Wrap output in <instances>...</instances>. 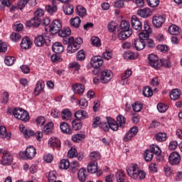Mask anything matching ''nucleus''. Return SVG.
<instances>
[{
	"mask_svg": "<svg viewBox=\"0 0 182 182\" xmlns=\"http://www.w3.org/2000/svg\"><path fill=\"white\" fill-rule=\"evenodd\" d=\"M61 118L63 120H70L72 119V112L69 109H63L61 112Z\"/></svg>",
	"mask_w": 182,
	"mask_h": 182,
	"instance_id": "c756f323",
	"label": "nucleus"
},
{
	"mask_svg": "<svg viewBox=\"0 0 182 182\" xmlns=\"http://www.w3.org/2000/svg\"><path fill=\"white\" fill-rule=\"evenodd\" d=\"M28 4L35 6V5H36V0H20L18 2L17 8L20 10H22L26 6V5H28Z\"/></svg>",
	"mask_w": 182,
	"mask_h": 182,
	"instance_id": "dca6fc26",
	"label": "nucleus"
},
{
	"mask_svg": "<svg viewBox=\"0 0 182 182\" xmlns=\"http://www.w3.org/2000/svg\"><path fill=\"white\" fill-rule=\"evenodd\" d=\"M132 109L133 111L136 113H138L139 112H141V109H143V105L140 102H135L132 105Z\"/></svg>",
	"mask_w": 182,
	"mask_h": 182,
	"instance_id": "4d7b16f0",
	"label": "nucleus"
},
{
	"mask_svg": "<svg viewBox=\"0 0 182 182\" xmlns=\"http://www.w3.org/2000/svg\"><path fill=\"white\" fill-rule=\"evenodd\" d=\"M52 129H53V122H48L43 127V132L45 134H49V133H52Z\"/></svg>",
	"mask_w": 182,
	"mask_h": 182,
	"instance_id": "49530a36",
	"label": "nucleus"
},
{
	"mask_svg": "<svg viewBox=\"0 0 182 182\" xmlns=\"http://www.w3.org/2000/svg\"><path fill=\"white\" fill-rule=\"evenodd\" d=\"M52 49L54 53L57 54L62 53L65 50L63 46L60 42L55 43L52 46Z\"/></svg>",
	"mask_w": 182,
	"mask_h": 182,
	"instance_id": "bb28decb",
	"label": "nucleus"
},
{
	"mask_svg": "<svg viewBox=\"0 0 182 182\" xmlns=\"http://www.w3.org/2000/svg\"><path fill=\"white\" fill-rule=\"evenodd\" d=\"M10 38L13 42H18V41H21V34L19 33H12Z\"/></svg>",
	"mask_w": 182,
	"mask_h": 182,
	"instance_id": "338daca9",
	"label": "nucleus"
},
{
	"mask_svg": "<svg viewBox=\"0 0 182 182\" xmlns=\"http://www.w3.org/2000/svg\"><path fill=\"white\" fill-rule=\"evenodd\" d=\"M83 139H85V134H75L72 136L73 141H75V143H79L80 141H82Z\"/></svg>",
	"mask_w": 182,
	"mask_h": 182,
	"instance_id": "09e8293b",
	"label": "nucleus"
},
{
	"mask_svg": "<svg viewBox=\"0 0 182 182\" xmlns=\"http://www.w3.org/2000/svg\"><path fill=\"white\" fill-rule=\"evenodd\" d=\"M120 29L122 31H133L132 29H130V23L124 20L121 21Z\"/></svg>",
	"mask_w": 182,
	"mask_h": 182,
	"instance_id": "c03bdc74",
	"label": "nucleus"
},
{
	"mask_svg": "<svg viewBox=\"0 0 182 182\" xmlns=\"http://www.w3.org/2000/svg\"><path fill=\"white\" fill-rule=\"evenodd\" d=\"M87 171L91 174H95L97 171V161H91L87 165Z\"/></svg>",
	"mask_w": 182,
	"mask_h": 182,
	"instance_id": "c85d7f7f",
	"label": "nucleus"
},
{
	"mask_svg": "<svg viewBox=\"0 0 182 182\" xmlns=\"http://www.w3.org/2000/svg\"><path fill=\"white\" fill-rule=\"evenodd\" d=\"M168 33L171 35H179L180 34V28L176 25H171L168 28Z\"/></svg>",
	"mask_w": 182,
	"mask_h": 182,
	"instance_id": "ea45409f",
	"label": "nucleus"
},
{
	"mask_svg": "<svg viewBox=\"0 0 182 182\" xmlns=\"http://www.w3.org/2000/svg\"><path fill=\"white\" fill-rule=\"evenodd\" d=\"M29 26H35V28H38L39 25H41V18L34 16L30 21H29Z\"/></svg>",
	"mask_w": 182,
	"mask_h": 182,
	"instance_id": "de8ad7c7",
	"label": "nucleus"
},
{
	"mask_svg": "<svg viewBox=\"0 0 182 182\" xmlns=\"http://www.w3.org/2000/svg\"><path fill=\"white\" fill-rule=\"evenodd\" d=\"M78 180L80 182H85L86 181V178L87 177V171H86V168H82L78 171L77 173Z\"/></svg>",
	"mask_w": 182,
	"mask_h": 182,
	"instance_id": "393cba45",
	"label": "nucleus"
},
{
	"mask_svg": "<svg viewBox=\"0 0 182 182\" xmlns=\"http://www.w3.org/2000/svg\"><path fill=\"white\" fill-rule=\"evenodd\" d=\"M14 62H15V58H14V57L7 56L4 59V63L7 66H12V65H14Z\"/></svg>",
	"mask_w": 182,
	"mask_h": 182,
	"instance_id": "052dcab7",
	"label": "nucleus"
},
{
	"mask_svg": "<svg viewBox=\"0 0 182 182\" xmlns=\"http://www.w3.org/2000/svg\"><path fill=\"white\" fill-rule=\"evenodd\" d=\"M137 14L141 16V18H149V16H151L153 12L149 8H145L143 9H139L137 11Z\"/></svg>",
	"mask_w": 182,
	"mask_h": 182,
	"instance_id": "aec40b11",
	"label": "nucleus"
},
{
	"mask_svg": "<svg viewBox=\"0 0 182 182\" xmlns=\"http://www.w3.org/2000/svg\"><path fill=\"white\" fill-rule=\"evenodd\" d=\"M24 112H25V109L22 108H14L12 110V114H14L16 119H18L19 120L21 119V116H22Z\"/></svg>",
	"mask_w": 182,
	"mask_h": 182,
	"instance_id": "f704fd0d",
	"label": "nucleus"
},
{
	"mask_svg": "<svg viewBox=\"0 0 182 182\" xmlns=\"http://www.w3.org/2000/svg\"><path fill=\"white\" fill-rule=\"evenodd\" d=\"M127 173L129 177L134 180H144L146 178V172L139 169V166L136 164H131L127 167Z\"/></svg>",
	"mask_w": 182,
	"mask_h": 182,
	"instance_id": "f03ea898",
	"label": "nucleus"
},
{
	"mask_svg": "<svg viewBox=\"0 0 182 182\" xmlns=\"http://www.w3.org/2000/svg\"><path fill=\"white\" fill-rule=\"evenodd\" d=\"M70 23L73 28H79L80 23H82V20H80V18L76 16L70 20Z\"/></svg>",
	"mask_w": 182,
	"mask_h": 182,
	"instance_id": "72a5a7b5",
	"label": "nucleus"
},
{
	"mask_svg": "<svg viewBox=\"0 0 182 182\" xmlns=\"http://www.w3.org/2000/svg\"><path fill=\"white\" fill-rule=\"evenodd\" d=\"M102 124V122L100 121V117H95L92 119V129H96L99 127Z\"/></svg>",
	"mask_w": 182,
	"mask_h": 182,
	"instance_id": "13d9d810",
	"label": "nucleus"
},
{
	"mask_svg": "<svg viewBox=\"0 0 182 182\" xmlns=\"http://www.w3.org/2000/svg\"><path fill=\"white\" fill-rule=\"evenodd\" d=\"M131 24L132 27L135 31H141V28H143V23L136 15L132 16L131 18Z\"/></svg>",
	"mask_w": 182,
	"mask_h": 182,
	"instance_id": "ddd939ff",
	"label": "nucleus"
},
{
	"mask_svg": "<svg viewBox=\"0 0 182 182\" xmlns=\"http://www.w3.org/2000/svg\"><path fill=\"white\" fill-rule=\"evenodd\" d=\"M124 58L127 60H133L137 59V55L132 51H127L124 53Z\"/></svg>",
	"mask_w": 182,
	"mask_h": 182,
	"instance_id": "4c0bfd02",
	"label": "nucleus"
},
{
	"mask_svg": "<svg viewBox=\"0 0 182 182\" xmlns=\"http://www.w3.org/2000/svg\"><path fill=\"white\" fill-rule=\"evenodd\" d=\"M181 95V90L179 89L172 90L170 92V99L171 100H178L180 99V96Z\"/></svg>",
	"mask_w": 182,
	"mask_h": 182,
	"instance_id": "cd10ccee",
	"label": "nucleus"
},
{
	"mask_svg": "<svg viewBox=\"0 0 182 182\" xmlns=\"http://www.w3.org/2000/svg\"><path fill=\"white\" fill-rule=\"evenodd\" d=\"M116 178L117 182H124V172L118 171L116 173Z\"/></svg>",
	"mask_w": 182,
	"mask_h": 182,
	"instance_id": "6e6d98bb",
	"label": "nucleus"
},
{
	"mask_svg": "<svg viewBox=\"0 0 182 182\" xmlns=\"http://www.w3.org/2000/svg\"><path fill=\"white\" fill-rule=\"evenodd\" d=\"M62 29V23L60 20H54L50 25V32L52 35L59 33Z\"/></svg>",
	"mask_w": 182,
	"mask_h": 182,
	"instance_id": "1a4fd4ad",
	"label": "nucleus"
},
{
	"mask_svg": "<svg viewBox=\"0 0 182 182\" xmlns=\"http://www.w3.org/2000/svg\"><path fill=\"white\" fill-rule=\"evenodd\" d=\"M29 119H31V117L29 116V113L28 112L24 110V112L22 114V115L20 117V119L21 122H29Z\"/></svg>",
	"mask_w": 182,
	"mask_h": 182,
	"instance_id": "e2e57ef3",
	"label": "nucleus"
},
{
	"mask_svg": "<svg viewBox=\"0 0 182 182\" xmlns=\"http://www.w3.org/2000/svg\"><path fill=\"white\" fill-rule=\"evenodd\" d=\"M48 42H50V40H48L45 38L43 36L41 35L35 38L34 45H36L37 48H42L45 44L48 45Z\"/></svg>",
	"mask_w": 182,
	"mask_h": 182,
	"instance_id": "4468645a",
	"label": "nucleus"
},
{
	"mask_svg": "<svg viewBox=\"0 0 182 182\" xmlns=\"http://www.w3.org/2000/svg\"><path fill=\"white\" fill-rule=\"evenodd\" d=\"M166 22V16H154L152 19V23L155 28H161L163 23Z\"/></svg>",
	"mask_w": 182,
	"mask_h": 182,
	"instance_id": "f8f14e48",
	"label": "nucleus"
},
{
	"mask_svg": "<svg viewBox=\"0 0 182 182\" xmlns=\"http://www.w3.org/2000/svg\"><path fill=\"white\" fill-rule=\"evenodd\" d=\"M60 129L63 133H65V134H72V129H70V126L67 122H63L60 124Z\"/></svg>",
	"mask_w": 182,
	"mask_h": 182,
	"instance_id": "5701e85b",
	"label": "nucleus"
},
{
	"mask_svg": "<svg viewBox=\"0 0 182 182\" xmlns=\"http://www.w3.org/2000/svg\"><path fill=\"white\" fill-rule=\"evenodd\" d=\"M117 28V23L112 21L108 23L107 29L109 32H110L111 33H114V32H116Z\"/></svg>",
	"mask_w": 182,
	"mask_h": 182,
	"instance_id": "a18cd8bd",
	"label": "nucleus"
},
{
	"mask_svg": "<svg viewBox=\"0 0 182 182\" xmlns=\"http://www.w3.org/2000/svg\"><path fill=\"white\" fill-rule=\"evenodd\" d=\"M45 122H46V119L42 116L38 117L36 119V124H37V126H43Z\"/></svg>",
	"mask_w": 182,
	"mask_h": 182,
	"instance_id": "69168bd1",
	"label": "nucleus"
},
{
	"mask_svg": "<svg viewBox=\"0 0 182 182\" xmlns=\"http://www.w3.org/2000/svg\"><path fill=\"white\" fill-rule=\"evenodd\" d=\"M20 46L22 49H31L32 48V41L29 37H25L22 39Z\"/></svg>",
	"mask_w": 182,
	"mask_h": 182,
	"instance_id": "6ab92c4d",
	"label": "nucleus"
},
{
	"mask_svg": "<svg viewBox=\"0 0 182 182\" xmlns=\"http://www.w3.org/2000/svg\"><path fill=\"white\" fill-rule=\"evenodd\" d=\"M100 153L97 151H92L90 154L91 161H97V160H100Z\"/></svg>",
	"mask_w": 182,
	"mask_h": 182,
	"instance_id": "79ce46f5",
	"label": "nucleus"
},
{
	"mask_svg": "<svg viewBox=\"0 0 182 182\" xmlns=\"http://www.w3.org/2000/svg\"><path fill=\"white\" fill-rule=\"evenodd\" d=\"M91 45H92V46H96L97 48H100V46H102V43L100 42V38L96 36L92 37Z\"/></svg>",
	"mask_w": 182,
	"mask_h": 182,
	"instance_id": "3c124183",
	"label": "nucleus"
},
{
	"mask_svg": "<svg viewBox=\"0 0 182 182\" xmlns=\"http://www.w3.org/2000/svg\"><path fill=\"white\" fill-rule=\"evenodd\" d=\"M91 65L92 68H99L103 65V58L102 56L96 55L91 58Z\"/></svg>",
	"mask_w": 182,
	"mask_h": 182,
	"instance_id": "2eb2a0df",
	"label": "nucleus"
},
{
	"mask_svg": "<svg viewBox=\"0 0 182 182\" xmlns=\"http://www.w3.org/2000/svg\"><path fill=\"white\" fill-rule=\"evenodd\" d=\"M133 35V31H122L118 34V38L119 41H126L128 38H130Z\"/></svg>",
	"mask_w": 182,
	"mask_h": 182,
	"instance_id": "412c9836",
	"label": "nucleus"
},
{
	"mask_svg": "<svg viewBox=\"0 0 182 182\" xmlns=\"http://www.w3.org/2000/svg\"><path fill=\"white\" fill-rule=\"evenodd\" d=\"M157 109L159 112V113H165V112L167 111V105L163 103H159L157 105Z\"/></svg>",
	"mask_w": 182,
	"mask_h": 182,
	"instance_id": "774afa93",
	"label": "nucleus"
},
{
	"mask_svg": "<svg viewBox=\"0 0 182 182\" xmlns=\"http://www.w3.org/2000/svg\"><path fill=\"white\" fill-rule=\"evenodd\" d=\"M72 126L73 130H80L82 129V123L77 122L76 119L72 121Z\"/></svg>",
	"mask_w": 182,
	"mask_h": 182,
	"instance_id": "680f3d73",
	"label": "nucleus"
},
{
	"mask_svg": "<svg viewBox=\"0 0 182 182\" xmlns=\"http://www.w3.org/2000/svg\"><path fill=\"white\" fill-rule=\"evenodd\" d=\"M139 133L137 127H132L124 136V141H130Z\"/></svg>",
	"mask_w": 182,
	"mask_h": 182,
	"instance_id": "9b49d317",
	"label": "nucleus"
},
{
	"mask_svg": "<svg viewBox=\"0 0 182 182\" xmlns=\"http://www.w3.org/2000/svg\"><path fill=\"white\" fill-rule=\"evenodd\" d=\"M152 30L150 28V25H149L148 21H144V30L139 33V38L134 41V48L136 50H143L144 48H146V43L144 41H147L149 37L150 36V33H151Z\"/></svg>",
	"mask_w": 182,
	"mask_h": 182,
	"instance_id": "f257e3e1",
	"label": "nucleus"
},
{
	"mask_svg": "<svg viewBox=\"0 0 182 182\" xmlns=\"http://www.w3.org/2000/svg\"><path fill=\"white\" fill-rule=\"evenodd\" d=\"M72 33V31L69 27L63 28L61 31L59 32L58 35L61 38H69V36Z\"/></svg>",
	"mask_w": 182,
	"mask_h": 182,
	"instance_id": "58836bf2",
	"label": "nucleus"
},
{
	"mask_svg": "<svg viewBox=\"0 0 182 182\" xmlns=\"http://www.w3.org/2000/svg\"><path fill=\"white\" fill-rule=\"evenodd\" d=\"M74 116H75V119H77V120H85V119H87V117H89L87 112H86L85 111H83L82 109L77 111L75 113Z\"/></svg>",
	"mask_w": 182,
	"mask_h": 182,
	"instance_id": "b1692460",
	"label": "nucleus"
},
{
	"mask_svg": "<svg viewBox=\"0 0 182 182\" xmlns=\"http://www.w3.org/2000/svg\"><path fill=\"white\" fill-rule=\"evenodd\" d=\"M22 157L24 159L32 160L35 156H36V149L33 146H28L25 151L21 152Z\"/></svg>",
	"mask_w": 182,
	"mask_h": 182,
	"instance_id": "0eeeda50",
	"label": "nucleus"
},
{
	"mask_svg": "<svg viewBox=\"0 0 182 182\" xmlns=\"http://www.w3.org/2000/svg\"><path fill=\"white\" fill-rule=\"evenodd\" d=\"M72 90L75 95H82L85 92V85L82 84H75L72 86Z\"/></svg>",
	"mask_w": 182,
	"mask_h": 182,
	"instance_id": "a211bd4d",
	"label": "nucleus"
},
{
	"mask_svg": "<svg viewBox=\"0 0 182 182\" xmlns=\"http://www.w3.org/2000/svg\"><path fill=\"white\" fill-rule=\"evenodd\" d=\"M70 166V162L68 159H63L60 161L59 167L60 170H68Z\"/></svg>",
	"mask_w": 182,
	"mask_h": 182,
	"instance_id": "a19ab883",
	"label": "nucleus"
},
{
	"mask_svg": "<svg viewBox=\"0 0 182 182\" xmlns=\"http://www.w3.org/2000/svg\"><path fill=\"white\" fill-rule=\"evenodd\" d=\"M63 12L65 15H72L74 12L73 5L70 3H65L63 7Z\"/></svg>",
	"mask_w": 182,
	"mask_h": 182,
	"instance_id": "a878e982",
	"label": "nucleus"
},
{
	"mask_svg": "<svg viewBox=\"0 0 182 182\" xmlns=\"http://www.w3.org/2000/svg\"><path fill=\"white\" fill-rule=\"evenodd\" d=\"M0 137L1 139H6L7 140H11V134H8L5 126L0 125Z\"/></svg>",
	"mask_w": 182,
	"mask_h": 182,
	"instance_id": "7c9ffc66",
	"label": "nucleus"
},
{
	"mask_svg": "<svg viewBox=\"0 0 182 182\" xmlns=\"http://www.w3.org/2000/svg\"><path fill=\"white\" fill-rule=\"evenodd\" d=\"M155 139L156 141H166V140H167V134L164 132H159L155 134Z\"/></svg>",
	"mask_w": 182,
	"mask_h": 182,
	"instance_id": "e433bc0d",
	"label": "nucleus"
},
{
	"mask_svg": "<svg viewBox=\"0 0 182 182\" xmlns=\"http://www.w3.org/2000/svg\"><path fill=\"white\" fill-rule=\"evenodd\" d=\"M76 59L80 62L85 60V59H86V54H85V50H80L78 51L76 55Z\"/></svg>",
	"mask_w": 182,
	"mask_h": 182,
	"instance_id": "864d4df0",
	"label": "nucleus"
},
{
	"mask_svg": "<svg viewBox=\"0 0 182 182\" xmlns=\"http://www.w3.org/2000/svg\"><path fill=\"white\" fill-rule=\"evenodd\" d=\"M132 72L131 70H127L123 75L121 76V81H119L120 85H122V86H124V85H127V82H124L125 80H127L129 77H130L132 75Z\"/></svg>",
	"mask_w": 182,
	"mask_h": 182,
	"instance_id": "4be33fe9",
	"label": "nucleus"
},
{
	"mask_svg": "<svg viewBox=\"0 0 182 182\" xmlns=\"http://www.w3.org/2000/svg\"><path fill=\"white\" fill-rule=\"evenodd\" d=\"M73 42V37H63V43L64 45H68V46H72Z\"/></svg>",
	"mask_w": 182,
	"mask_h": 182,
	"instance_id": "0e129e2a",
	"label": "nucleus"
},
{
	"mask_svg": "<svg viewBox=\"0 0 182 182\" xmlns=\"http://www.w3.org/2000/svg\"><path fill=\"white\" fill-rule=\"evenodd\" d=\"M151 150L152 153L156 156H160V154H161V149L156 144H152L151 146Z\"/></svg>",
	"mask_w": 182,
	"mask_h": 182,
	"instance_id": "5fc2aeb1",
	"label": "nucleus"
},
{
	"mask_svg": "<svg viewBox=\"0 0 182 182\" xmlns=\"http://www.w3.org/2000/svg\"><path fill=\"white\" fill-rule=\"evenodd\" d=\"M48 182H56V171H50L47 173Z\"/></svg>",
	"mask_w": 182,
	"mask_h": 182,
	"instance_id": "603ef678",
	"label": "nucleus"
},
{
	"mask_svg": "<svg viewBox=\"0 0 182 182\" xmlns=\"http://www.w3.org/2000/svg\"><path fill=\"white\" fill-rule=\"evenodd\" d=\"M48 144L50 147H60V139L56 137H51L48 141Z\"/></svg>",
	"mask_w": 182,
	"mask_h": 182,
	"instance_id": "2f4dec72",
	"label": "nucleus"
},
{
	"mask_svg": "<svg viewBox=\"0 0 182 182\" xmlns=\"http://www.w3.org/2000/svg\"><path fill=\"white\" fill-rule=\"evenodd\" d=\"M83 43V39L82 38H77L75 40L73 38V42L71 46H68L67 48L68 53H75L77 49L80 48V45Z\"/></svg>",
	"mask_w": 182,
	"mask_h": 182,
	"instance_id": "423d86ee",
	"label": "nucleus"
},
{
	"mask_svg": "<svg viewBox=\"0 0 182 182\" xmlns=\"http://www.w3.org/2000/svg\"><path fill=\"white\" fill-rule=\"evenodd\" d=\"M113 77V73L110 70H105L101 72L100 80L102 83H108Z\"/></svg>",
	"mask_w": 182,
	"mask_h": 182,
	"instance_id": "9d476101",
	"label": "nucleus"
},
{
	"mask_svg": "<svg viewBox=\"0 0 182 182\" xmlns=\"http://www.w3.org/2000/svg\"><path fill=\"white\" fill-rule=\"evenodd\" d=\"M43 89H45V82L42 80H38L33 91L35 96H39Z\"/></svg>",
	"mask_w": 182,
	"mask_h": 182,
	"instance_id": "f3484780",
	"label": "nucleus"
},
{
	"mask_svg": "<svg viewBox=\"0 0 182 182\" xmlns=\"http://www.w3.org/2000/svg\"><path fill=\"white\" fill-rule=\"evenodd\" d=\"M149 59V64L151 68H154V69H160L161 66H165L166 68H170L171 66V64L170 62L167 61L166 63L163 61V60L159 59L157 58L156 55L154 54H149L148 55Z\"/></svg>",
	"mask_w": 182,
	"mask_h": 182,
	"instance_id": "20e7f679",
	"label": "nucleus"
},
{
	"mask_svg": "<svg viewBox=\"0 0 182 182\" xmlns=\"http://www.w3.org/2000/svg\"><path fill=\"white\" fill-rule=\"evenodd\" d=\"M143 95L145 97H151L153 96V90L150 87L146 86L143 89Z\"/></svg>",
	"mask_w": 182,
	"mask_h": 182,
	"instance_id": "8fccbe9b",
	"label": "nucleus"
},
{
	"mask_svg": "<svg viewBox=\"0 0 182 182\" xmlns=\"http://www.w3.org/2000/svg\"><path fill=\"white\" fill-rule=\"evenodd\" d=\"M53 6L48 5L46 6V10L48 14H54L58 11V7L56 6V2L53 0Z\"/></svg>",
	"mask_w": 182,
	"mask_h": 182,
	"instance_id": "c9c22d12",
	"label": "nucleus"
},
{
	"mask_svg": "<svg viewBox=\"0 0 182 182\" xmlns=\"http://www.w3.org/2000/svg\"><path fill=\"white\" fill-rule=\"evenodd\" d=\"M9 8L11 6V1L9 0H0V9L1 11H4L5 7Z\"/></svg>",
	"mask_w": 182,
	"mask_h": 182,
	"instance_id": "bf43d9fd",
	"label": "nucleus"
},
{
	"mask_svg": "<svg viewBox=\"0 0 182 182\" xmlns=\"http://www.w3.org/2000/svg\"><path fill=\"white\" fill-rule=\"evenodd\" d=\"M107 122H108L109 127L113 132H117L119 127H124L126 124V118L123 115H118L117 117V122L110 117H107ZM118 123V124H117Z\"/></svg>",
	"mask_w": 182,
	"mask_h": 182,
	"instance_id": "7ed1b4c3",
	"label": "nucleus"
},
{
	"mask_svg": "<svg viewBox=\"0 0 182 182\" xmlns=\"http://www.w3.org/2000/svg\"><path fill=\"white\" fill-rule=\"evenodd\" d=\"M154 156V154L153 153V151L151 150L146 149L145 151L144 157L146 161H151V160H153Z\"/></svg>",
	"mask_w": 182,
	"mask_h": 182,
	"instance_id": "37998d69",
	"label": "nucleus"
},
{
	"mask_svg": "<svg viewBox=\"0 0 182 182\" xmlns=\"http://www.w3.org/2000/svg\"><path fill=\"white\" fill-rule=\"evenodd\" d=\"M168 163L171 166H178L181 163V156L177 151H173L168 156Z\"/></svg>",
	"mask_w": 182,
	"mask_h": 182,
	"instance_id": "6e6552de",
	"label": "nucleus"
},
{
	"mask_svg": "<svg viewBox=\"0 0 182 182\" xmlns=\"http://www.w3.org/2000/svg\"><path fill=\"white\" fill-rule=\"evenodd\" d=\"M0 153H2L1 156V164L2 166H11L12 161H14V157L9 151L4 149H0Z\"/></svg>",
	"mask_w": 182,
	"mask_h": 182,
	"instance_id": "39448f33",
	"label": "nucleus"
},
{
	"mask_svg": "<svg viewBox=\"0 0 182 182\" xmlns=\"http://www.w3.org/2000/svg\"><path fill=\"white\" fill-rule=\"evenodd\" d=\"M76 12H77V15H78L81 18H84V16H86V15H87L86 9H85V7H83V6H81V5L77 6Z\"/></svg>",
	"mask_w": 182,
	"mask_h": 182,
	"instance_id": "473e14b6",
	"label": "nucleus"
}]
</instances>
